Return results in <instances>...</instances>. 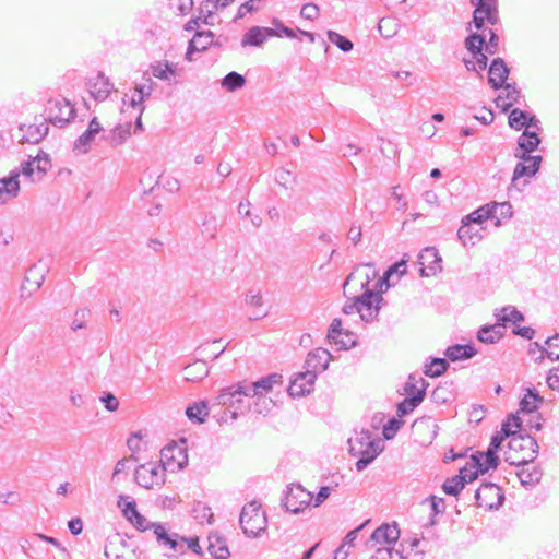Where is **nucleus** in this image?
Returning <instances> with one entry per match:
<instances>
[{
    "label": "nucleus",
    "mask_w": 559,
    "mask_h": 559,
    "mask_svg": "<svg viewBox=\"0 0 559 559\" xmlns=\"http://www.w3.org/2000/svg\"><path fill=\"white\" fill-rule=\"evenodd\" d=\"M504 461L510 465L525 466L534 462L538 453V443L535 438L520 432H512L508 442Z\"/></svg>",
    "instance_id": "f257e3e1"
},
{
    "label": "nucleus",
    "mask_w": 559,
    "mask_h": 559,
    "mask_svg": "<svg viewBox=\"0 0 559 559\" xmlns=\"http://www.w3.org/2000/svg\"><path fill=\"white\" fill-rule=\"evenodd\" d=\"M239 523L245 535L257 537L266 530L267 519L261 504L252 500L242 507Z\"/></svg>",
    "instance_id": "f03ea898"
},
{
    "label": "nucleus",
    "mask_w": 559,
    "mask_h": 559,
    "mask_svg": "<svg viewBox=\"0 0 559 559\" xmlns=\"http://www.w3.org/2000/svg\"><path fill=\"white\" fill-rule=\"evenodd\" d=\"M246 397V391L240 388V382L236 385L224 388L216 396L217 405L226 406L225 414L230 413L231 419H237L239 414H245L250 409V404Z\"/></svg>",
    "instance_id": "7ed1b4c3"
},
{
    "label": "nucleus",
    "mask_w": 559,
    "mask_h": 559,
    "mask_svg": "<svg viewBox=\"0 0 559 559\" xmlns=\"http://www.w3.org/2000/svg\"><path fill=\"white\" fill-rule=\"evenodd\" d=\"M369 280H367L362 287L366 290L356 297L358 308L357 312L360 314V319L365 322H370L378 317L383 301L382 292H374L368 288Z\"/></svg>",
    "instance_id": "20e7f679"
},
{
    "label": "nucleus",
    "mask_w": 559,
    "mask_h": 559,
    "mask_svg": "<svg viewBox=\"0 0 559 559\" xmlns=\"http://www.w3.org/2000/svg\"><path fill=\"white\" fill-rule=\"evenodd\" d=\"M46 112V122L58 128H64L75 117L74 107L66 98L50 99Z\"/></svg>",
    "instance_id": "39448f33"
},
{
    "label": "nucleus",
    "mask_w": 559,
    "mask_h": 559,
    "mask_svg": "<svg viewBox=\"0 0 559 559\" xmlns=\"http://www.w3.org/2000/svg\"><path fill=\"white\" fill-rule=\"evenodd\" d=\"M312 501V493L300 485H290L286 488L282 499L283 508L293 514L304 511Z\"/></svg>",
    "instance_id": "423d86ee"
},
{
    "label": "nucleus",
    "mask_w": 559,
    "mask_h": 559,
    "mask_svg": "<svg viewBox=\"0 0 559 559\" xmlns=\"http://www.w3.org/2000/svg\"><path fill=\"white\" fill-rule=\"evenodd\" d=\"M348 445L349 453L358 457L355 464L358 472L366 469L384 450L383 441L380 438L373 439V442H369L365 448L357 447L353 441H348Z\"/></svg>",
    "instance_id": "0eeeda50"
},
{
    "label": "nucleus",
    "mask_w": 559,
    "mask_h": 559,
    "mask_svg": "<svg viewBox=\"0 0 559 559\" xmlns=\"http://www.w3.org/2000/svg\"><path fill=\"white\" fill-rule=\"evenodd\" d=\"M134 480L139 486L152 489L154 486L164 485L165 474L156 463L151 462L138 466L134 472Z\"/></svg>",
    "instance_id": "6e6552de"
},
{
    "label": "nucleus",
    "mask_w": 559,
    "mask_h": 559,
    "mask_svg": "<svg viewBox=\"0 0 559 559\" xmlns=\"http://www.w3.org/2000/svg\"><path fill=\"white\" fill-rule=\"evenodd\" d=\"M514 156L521 162H519L514 167L512 176L513 185L523 177L535 176L543 162V157L540 155L525 154V152H519V150L514 151Z\"/></svg>",
    "instance_id": "1a4fd4ad"
},
{
    "label": "nucleus",
    "mask_w": 559,
    "mask_h": 559,
    "mask_svg": "<svg viewBox=\"0 0 559 559\" xmlns=\"http://www.w3.org/2000/svg\"><path fill=\"white\" fill-rule=\"evenodd\" d=\"M153 531L157 543L167 547L175 554H185L186 547L182 544V536L177 533H169L162 523H153Z\"/></svg>",
    "instance_id": "9d476101"
},
{
    "label": "nucleus",
    "mask_w": 559,
    "mask_h": 559,
    "mask_svg": "<svg viewBox=\"0 0 559 559\" xmlns=\"http://www.w3.org/2000/svg\"><path fill=\"white\" fill-rule=\"evenodd\" d=\"M282 378L280 373H271L254 382H240V388L246 391V397L263 396L264 393L272 391L274 384L281 383Z\"/></svg>",
    "instance_id": "9b49d317"
},
{
    "label": "nucleus",
    "mask_w": 559,
    "mask_h": 559,
    "mask_svg": "<svg viewBox=\"0 0 559 559\" xmlns=\"http://www.w3.org/2000/svg\"><path fill=\"white\" fill-rule=\"evenodd\" d=\"M316 380L317 376L313 374V371L299 372L290 380L287 392L292 397L308 395L313 391Z\"/></svg>",
    "instance_id": "f8f14e48"
},
{
    "label": "nucleus",
    "mask_w": 559,
    "mask_h": 559,
    "mask_svg": "<svg viewBox=\"0 0 559 559\" xmlns=\"http://www.w3.org/2000/svg\"><path fill=\"white\" fill-rule=\"evenodd\" d=\"M441 262L442 259L436 248L427 247L423 249L418 254V263L421 265L420 276L435 275L441 270Z\"/></svg>",
    "instance_id": "ddd939ff"
},
{
    "label": "nucleus",
    "mask_w": 559,
    "mask_h": 559,
    "mask_svg": "<svg viewBox=\"0 0 559 559\" xmlns=\"http://www.w3.org/2000/svg\"><path fill=\"white\" fill-rule=\"evenodd\" d=\"M508 123L511 129L516 131L523 128H525V130L534 128L537 131H542V127L539 126L540 121L536 118V116L520 108L510 110Z\"/></svg>",
    "instance_id": "4468645a"
},
{
    "label": "nucleus",
    "mask_w": 559,
    "mask_h": 559,
    "mask_svg": "<svg viewBox=\"0 0 559 559\" xmlns=\"http://www.w3.org/2000/svg\"><path fill=\"white\" fill-rule=\"evenodd\" d=\"M331 359L332 355L328 349L318 347L308 353L305 360L306 371H313V374L318 377L319 372H323L328 369Z\"/></svg>",
    "instance_id": "2eb2a0df"
},
{
    "label": "nucleus",
    "mask_w": 559,
    "mask_h": 559,
    "mask_svg": "<svg viewBox=\"0 0 559 559\" xmlns=\"http://www.w3.org/2000/svg\"><path fill=\"white\" fill-rule=\"evenodd\" d=\"M103 131L97 117H93L88 122L87 129L74 141L73 151L80 154L90 152L93 142L98 133Z\"/></svg>",
    "instance_id": "dca6fc26"
},
{
    "label": "nucleus",
    "mask_w": 559,
    "mask_h": 559,
    "mask_svg": "<svg viewBox=\"0 0 559 559\" xmlns=\"http://www.w3.org/2000/svg\"><path fill=\"white\" fill-rule=\"evenodd\" d=\"M270 37H281V34L272 27L252 26L242 36L241 46L261 47Z\"/></svg>",
    "instance_id": "f3484780"
},
{
    "label": "nucleus",
    "mask_w": 559,
    "mask_h": 559,
    "mask_svg": "<svg viewBox=\"0 0 559 559\" xmlns=\"http://www.w3.org/2000/svg\"><path fill=\"white\" fill-rule=\"evenodd\" d=\"M510 69L502 58H495L488 69V83L493 90H500L507 83Z\"/></svg>",
    "instance_id": "a211bd4d"
},
{
    "label": "nucleus",
    "mask_w": 559,
    "mask_h": 559,
    "mask_svg": "<svg viewBox=\"0 0 559 559\" xmlns=\"http://www.w3.org/2000/svg\"><path fill=\"white\" fill-rule=\"evenodd\" d=\"M51 166L49 158L46 156L41 158L39 156L25 160L21 165V173L31 178L32 181L40 180Z\"/></svg>",
    "instance_id": "6ab92c4d"
},
{
    "label": "nucleus",
    "mask_w": 559,
    "mask_h": 559,
    "mask_svg": "<svg viewBox=\"0 0 559 559\" xmlns=\"http://www.w3.org/2000/svg\"><path fill=\"white\" fill-rule=\"evenodd\" d=\"M492 497H497L498 506L502 504L504 501V495L501 491V488L492 483H484L475 492V500L478 507L491 509L493 503L488 502L487 500Z\"/></svg>",
    "instance_id": "aec40b11"
},
{
    "label": "nucleus",
    "mask_w": 559,
    "mask_h": 559,
    "mask_svg": "<svg viewBox=\"0 0 559 559\" xmlns=\"http://www.w3.org/2000/svg\"><path fill=\"white\" fill-rule=\"evenodd\" d=\"M162 460L167 461L165 463L168 467H173L176 464L178 469H183L188 465L187 450L177 444H168L160 451Z\"/></svg>",
    "instance_id": "412c9836"
},
{
    "label": "nucleus",
    "mask_w": 559,
    "mask_h": 559,
    "mask_svg": "<svg viewBox=\"0 0 559 559\" xmlns=\"http://www.w3.org/2000/svg\"><path fill=\"white\" fill-rule=\"evenodd\" d=\"M20 171L12 170L9 176L0 179V204L17 197L20 192Z\"/></svg>",
    "instance_id": "4be33fe9"
},
{
    "label": "nucleus",
    "mask_w": 559,
    "mask_h": 559,
    "mask_svg": "<svg viewBox=\"0 0 559 559\" xmlns=\"http://www.w3.org/2000/svg\"><path fill=\"white\" fill-rule=\"evenodd\" d=\"M400 535L401 532L396 522L383 523L372 532L370 540L377 544L391 545L397 542Z\"/></svg>",
    "instance_id": "5701e85b"
},
{
    "label": "nucleus",
    "mask_w": 559,
    "mask_h": 559,
    "mask_svg": "<svg viewBox=\"0 0 559 559\" xmlns=\"http://www.w3.org/2000/svg\"><path fill=\"white\" fill-rule=\"evenodd\" d=\"M472 467L478 468L480 474H485L490 469H496L500 463L498 455L485 452L476 451L471 455Z\"/></svg>",
    "instance_id": "b1692460"
},
{
    "label": "nucleus",
    "mask_w": 559,
    "mask_h": 559,
    "mask_svg": "<svg viewBox=\"0 0 559 559\" xmlns=\"http://www.w3.org/2000/svg\"><path fill=\"white\" fill-rule=\"evenodd\" d=\"M478 353L473 343L454 344L444 350V355L450 361L466 360L474 357Z\"/></svg>",
    "instance_id": "393cba45"
},
{
    "label": "nucleus",
    "mask_w": 559,
    "mask_h": 559,
    "mask_svg": "<svg viewBox=\"0 0 559 559\" xmlns=\"http://www.w3.org/2000/svg\"><path fill=\"white\" fill-rule=\"evenodd\" d=\"M483 227L462 221V225L457 230V238L465 247L468 245L474 246L483 239Z\"/></svg>",
    "instance_id": "a878e982"
},
{
    "label": "nucleus",
    "mask_w": 559,
    "mask_h": 559,
    "mask_svg": "<svg viewBox=\"0 0 559 559\" xmlns=\"http://www.w3.org/2000/svg\"><path fill=\"white\" fill-rule=\"evenodd\" d=\"M544 403V397L534 386L525 389V394L520 401V412L531 414L539 409Z\"/></svg>",
    "instance_id": "bb28decb"
},
{
    "label": "nucleus",
    "mask_w": 559,
    "mask_h": 559,
    "mask_svg": "<svg viewBox=\"0 0 559 559\" xmlns=\"http://www.w3.org/2000/svg\"><path fill=\"white\" fill-rule=\"evenodd\" d=\"M209 552L215 559H227L230 556L226 539L217 533L209 535Z\"/></svg>",
    "instance_id": "cd10ccee"
},
{
    "label": "nucleus",
    "mask_w": 559,
    "mask_h": 559,
    "mask_svg": "<svg viewBox=\"0 0 559 559\" xmlns=\"http://www.w3.org/2000/svg\"><path fill=\"white\" fill-rule=\"evenodd\" d=\"M540 143L542 139L539 138L537 130H524L518 139V147L515 150H519V152H525V154H531L538 148Z\"/></svg>",
    "instance_id": "c85d7f7f"
},
{
    "label": "nucleus",
    "mask_w": 559,
    "mask_h": 559,
    "mask_svg": "<svg viewBox=\"0 0 559 559\" xmlns=\"http://www.w3.org/2000/svg\"><path fill=\"white\" fill-rule=\"evenodd\" d=\"M425 399V389L421 388L419 391H416V394H411V396H406L396 405V414L399 417H404L411 414Z\"/></svg>",
    "instance_id": "c756f323"
},
{
    "label": "nucleus",
    "mask_w": 559,
    "mask_h": 559,
    "mask_svg": "<svg viewBox=\"0 0 559 559\" xmlns=\"http://www.w3.org/2000/svg\"><path fill=\"white\" fill-rule=\"evenodd\" d=\"M489 207L492 212L491 221H495L496 227H500L512 217V205L508 201L501 203H489Z\"/></svg>",
    "instance_id": "7c9ffc66"
},
{
    "label": "nucleus",
    "mask_w": 559,
    "mask_h": 559,
    "mask_svg": "<svg viewBox=\"0 0 559 559\" xmlns=\"http://www.w3.org/2000/svg\"><path fill=\"white\" fill-rule=\"evenodd\" d=\"M504 332L499 325L486 324L478 330L477 340L485 344H496L504 336Z\"/></svg>",
    "instance_id": "2f4dec72"
},
{
    "label": "nucleus",
    "mask_w": 559,
    "mask_h": 559,
    "mask_svg": "<svg viewBox=\"0 0 559 559\" xmlns=\"http://www.w3.org/2000/svg\"><path fill=\"white\" fill-rule=\"evenodd\" d=\"M91 95L96 100H105L112 90V84L109 79L104 75V73L99 72L97 75V82L91 84Z\"/></svg>",
    "instance_id": "473e14b6"
},
{
    "label": "nucleus",
    "mask_w": 559,
    "mask_h": 559,
    "mask_svg": "<svg viewBox=\"0 0 559 559\" xmlns=\"http://www.w3.org/2000/svg\"><path fill=\"white\" fill-rule=\"evenodd\" d=\"M209 404L206 401H199L186 408L188 419L194 424H203L209 416Z\"/></svg>",
    "instance_id": "72a5a7b5"
},
{
    "label": "nucleus",
    "mask_w": 559,
    "mask_h": 559,
    "mask_svg": "<svg viewBox=\"0 0 559 559\" xmlns=\"http://www.w3.org/2000/svg\"><path fill=\"white\" fill-rule=\"evenodd\" d=\"M521 485L525 488H532L536 486L543 476V471L539 466H533L532 468H525L524 466L516 472Z\"/></svg>",
    "instance_id": "f704fd0d"
},
{
    "label": "nucleus",
    "mask_w": 559,
    "mask_h": 559,
    "mask_svg": "<svg viewBox=\"0 0 559 559\" xmlns=\"http://www.w3.org/2000/svg\"><path fill=\"white\" fill-rule=\"evenodd\" d=\"M131 135V123L127 122L124 124H118L114 129L110 130L109 134L106 136V141L112 147H117L123 144Z\"/></svg>",
    "instance_id": "c9c22d12"
},
{
    "label": "nucleus",
    "mask_w": 559,
    "mask_h": 559,
    "mask_svg": "<svg viewBox=\"0 0 559 559\" xmlns=\"http://www.w3.org/2000/svg\"><path fill=\"white\" fill-rule=\"evenodd\" d=\"M183 371L187 381L195 382L204 379L209 374L210 369L205 360H195L189 364Z\"/></svg>",
    "instance_id": "e433bc0d"
},
{
    "label": "nucleus",
    "mask_w": 559,
    "mask_h": 559,
    "mask_svg": "<svg viewBox=\"0 0 559 559\" xmlns=\"http://www.w3.org/2000/svg\"><path fill=\"white\" fill-rule=\"evenodd\" d=\"M450 364L447 357H435L431 358L430 361L425 365L424 373L430 378L440 377L448 370Z\"/></svg>",
    "instance_id": "4c0bfd02"
},
{
    "label": "nucleus",
    "mask_w": 559,
    "mask_h": 559,
    "mask_svg": "<svg viewBox=\"0 0 559 559\" xmlns=\"http://www.w3.org/2000/svg\"><path fill=\"white\" fill-rule=\"evenodd\" d=\"M221 85L227 92H236L246 85V78L236 71H230L221 80Z\"/></svg>",
    "instance_id": "58836bf2"
},
{
    "label": "nucleus",
    "mask_w": 559,
    "mask_h": 559,
    "mask_svg": "<svg viewBox=\"0 0 559 559\" xmlns=\"http://www.w3.org/2000/svg\"><path fill=\"white\" fill-rule=\"evenodd\" d=\"M48 131L49 127L46 122L38 126L31 124L23 135V140L28 143H38L48 134Z\"/></svg>",
    "instance_id": "ea45409f"
},
{
    "label": "nucleus",
    "mask_w": 559,
    "mask_h": 559,
    "mask_svg": "<svg viewBox=\"0 0 559 559\" xmlns=\"http://www.w3.org/2000/svg\"><path fill=\"white\" fill-rule=\"evenodd\" d=\"M491 216L492 212L491 209L489 207V203H487L485 205L479 206L471 214L466 215L462 221L481 227L483 223H485L487 219H491Z\"/></svg>",
    "instance_id": "a19ab883"
},
{
    "label": "nucleus",
    "mask_w": 559,
    "mask_h": 559,
    "mask_svg": "<svg viewBox=\"0 0 559 559\" xmlns=\"http://www.w3.org/2000/svg\"><path fill=\"white\" fill-rule=\"evenodd\" d=\"M36 266H32L27 270L26 275L24 277V283L21 287V297L25 298V292L28 289L27 284L33 286V290H37L41 287L45 276L39 274L36 276Z\"/></svg>",
    "instance_id": "79ce46f5"
},
{
    "label": "nucleus",
    "mask_w": 559,
    "mask_h": 559,
    "mask_svg": "<svg viewBox=\"0 0 559 559\" xmlns=\"http://www.w3.org/2000/svg\"><path fill=\"white\" fill-rule=\"evenodd\" d=\"M150 69L153 76L163 81H169L170 76L175 75V69L168 61L164 63L160 61L152 63Z\"/></svg>",
    "instance_id": "37998d69"
},
{
    "label": "nucleus",
    "mask_w": 559,
    "mask_h": 559,
    "mask_svg": "<svg viewBox=\"0 0 559 559\" xmlns=\"http://www.w3.org/2000/svg\"><path fill=\"white\" fill-rule=\"evenodd\" d=\"M402 549L380 547L378 548L370 559H409L405 555L404 543L401 544Z\"/></svg>",
    "instance_id": "c03bdc74"
},
{
    "label": "nucleus",
    "mask_w": 559,
    "mask_h": 559,
    "mask_svg": "<svg viewBox=\"0 0 559 559\" xmlns=\"http://www.w3.org/2000/svg\"><path fill=\"white\" fill-rule=\"evenodd\" d=\"M463 476L454 475L452 477H448L442 484V490L448 496H459L460 492L464 489V481H462Z\"/></svg>",
    "instance_id": "a18cd8bd"
},
{
    "label": "nucleus",
    "mask_w": 559,
    "mask_h": 559,
    "mask_svg": "<svg viewBox=\"0 0 559 559\" xmlns=\"http://www.w3.org/2000/svg\"><path fill=\"white\" fill-rule=\"evenodd\" d=\"M465 48L472 55H480L484 50L485 35L479 33H471L464 40Z\"/></svg>",
    "instance_id": "49530a36"
},
{
    "label": "nucleus",
    "mask_w": 559,
    "mask_h": 559,
    "mask_svg": "<svg viewBox=\"0 0 559 559\" xmlns=\"http://www.w3.org/2000/svg\"><path fill=\"white\" fill-rule=\"evenodd\" d=\"M330 343L336 345L340 350H347L357 345V337L355 333L346 330L341 337L332 340Z\"/></svg>",
    "instance_id": "de8ad7c7"
},
{
    "label": "nucleus",
    "mask_w": 559,
    "mask_h": 559,
    "mask_svg": "<svg viewBox=\"0 0 559 559\" xmlns=\"http://www.w3.org/2000/svg\"><path fill=\"white\" fill-rule=\"evenodd\" d=\"M425 501H430L431 508V516L429 521V525H435V518L439 514H442L445 511V501L443 498H439L437 496L430 495Z\"/></svg>",
    "instance_id": "09e8293b"
},
{
    "label": "nucleus",
    "mask_w": 559,
    "mask_h": 559,
    "mask_svg": "<svg viewBox=\"0 0 559 559\" xmlns=\"http://www.w3.org/2000/svg\"><path fill=\"white\" fill-rule=\"evenodd\" d=\"M193 45L197 44L199 50H206L214 44V33L211 31H199L193 36Z\"/></svg>",
    "instance_id": "8fccbe9b"
},
{
    "label": "nucleus",
    "mask_w": 559,
    "mask_h": 559,
    "mask_svg": "<svg viewBox=\"0 0 559 559\" xmlns=\"http://www.w3.org/2000/svg\"><path fill=\"white\" fill-rule=\"evenodd\" d=\"M328 39L334 44L338 49L344 52H348L353 49V43L346 38L345 36L334 32L328 31L326 33Z\"/></svg>",
    "instance_id": "3c124183"
},
{
    "label": "nucleus",
    "mask_w": 559,
    "mask_h": 559,
    "mask_svg": "<svg viewBox=\"0 0 559 559\" xmlns=\"http://www.w3.org/2000/svg\"><path fill=\"white\" fill-rule=\"evenodd\" d=\"M428 383L421 377H417L416 374H409L408 379L405 383L404 391L407 396L411 394H416V391H419L421 388L426 390Z\"/></svg>",
    "instance_id": "603ef678"
},
{
    "label": "nucleus",
    "mask_w": 559,
    "mask_h": 559,
    "mask_svg": "<svg viewBox=\"0 0 559 559\" xmlns=\"http://www.w3.org/2000/svg\"><path fill=\"white\" fill-rule=\"evenodd\" d=\"M404 421L402 419L392 417L383 426L382 435L385 440H391L395 437L396 432L401 429Z\"/></svg>",
    "instance_id": "864d4df0"
},
{
    "label": "nucleus",
    "mask_w": 559,
    "mask_h": 559,
    "mask_svg": "<svg viewBox=\"0 0 559 559\" xmlns=\"http://www.w3.org/2000/svg\"><path fill=\"white\" fill-rule=\"evenodd\" d=\"M512 436V432H507L506 429H503V433L499 432L491 437L490 443L487 448V452L498 455L499 450L501 449V444L506 439L510 440V437Z\"/></svg>",
    "instance_id": "5fc2aeb1"
},
{
    "label": "nucleus",
    "mask_w": 559,
    "mask_h": 559,
    "mask_svg": "<svg viewBox=\"0 0 559 559\" xmlns=\"http://www.w3.org/2000/svg\"><path fill=\"white\" fill-rule=\"evenodd\" d=\"M406 262L405 259H402L390 265L383 274V281H390L394 274L397 276L404 275L406 273Z\"/></svg>",
    "instance_id": "6e6d98bb"
},
{
    "label": "nucleus",
    "mask_w": 559,
    "mask_h": 559,
    "mask_svg": "<svg viewBox=\"0 0 559 559\" xmlns=\"http://www.w3.org/2000/svg\"><path fill=\"white\" fill-rule=\"evenodd\" d=\"M522 428V419L515 415L510 414L508 415L507 419L501 425V431L503 433V429L507 430V432H519L518 430H521Z\"/></svg>",
    "instance_id": "4d7b16f0"
},
{
    "label": "nucleus",
    "mask_w": 559,
    "mask_h": 559,
    "mask_svg": "<svg viewBox=\"0 0 559 559\" xmlns=\"http://www.w3.org/2000/svg\"><path fill=\"white\" fill-rule=\"evenodd\" d=\"M479 474H480V472H478V468L472 467V461H471L469 463H466V465L460 469V473L457 475L463 476L462 481H464V486H465L466 484H469V483L474 481L475 479H477Z\"/></svg>",
    "instance_id": "13d9d810"
},
{
    "label": "nucleus",
    "mask_w": 559,
    "mask_h": 559,
    "mask_svg": "<svg viewBox=\"0 0 559 559\" xmlns=\"http://www.w3.org/2000/svg\"><path fill=\"white\" fill-rule=\"evenodd\" d=\"M217 231V219L213 215H205L202 222V234L214 238Z\"/></svg>",
    "instance_id": "bf43d9fd"
},
{
    "label": "nucleus",
    "mask_w": 559,
    "mask_h": 559,
    "mask_svg": "<svg viewBox=\"0 0 559 559\" xmlns=\"http://www.w3.org/2000/svg\"><path fill=\"white\" fill-rule=\"evenodd\" d=\"M546 345L548 346L547 357L551 360H559V334L548 337Z\"/></svg>",
    "instance_id": "052dcab7"
},
{
    "label": "nucleus",
    "mask_w": 559,
    "mask_h": 559,
    "mask_svg": "<svg viewBox=\"0 0 559 559\" xmlns=\"http://www.w3.org/2000/svg\"><path fill=\"white\" fill-rule=\"evenodd\" d=\"M345 331L346 330H343L342 328V320L335 318L329 326L326 338L329 342L337 340V337H341Z\"/></svg>",
    "instance_id": "680f3d73"
},
{
    "label": "nucleus",
    "mask_w": 559,
    "mask_h": 559,
    "mask_svg": "<svg viewBox=\"0 0 559 559\" xmlns=\"http://www.w3.org/2000/svg\"><path fill=\"white\" fill-rule=\"evenodd\" d=\"M319 14H320L319 7L312 2L304 4L300 10L301 17L309 20V21L317 20L319 17Z\"/></svg>",
    "instance_id": "e2e57ef3"
},
{
    "label": "nucleus",
    "mask_w": 559,
    "mask_h": 559,
    "mask_svg": "<svg viewBox=\"0 0 559 559\" xmlns=\"http://www.w3.org/2000/svg\"><path fill=\"white\" fill-rule=\"evenodd\" d=\"M275 180L284 188H288L289 183L295 182V177L289 170L280 168L275 171Z\"/></svg>",
    "instance_id": "0e129e2a"
},
{
    "label": "nucleus",
    "mask_w": 559,
    "mask_h": 559,
    "mask_svg": "<svg viewBox=\"0 0 559 559\" xmlns=\"http://www.w3.org/2000/svg\"><path fill=\"white\" fill-rule=\"evenodd\" d=\"M502 88L507 91L506 98L509 99V102H512V105L514 103L520 104L522 94H521L520 88L516 87L515 83H506L502 86Z\"/></svg>",
    "instance_id": "69168bd1"
},
{
    "label": "nucleus",
    "mask_w": 559,
    "mask_h": 559,
    "mask_svg": "<svg viewBox=\"0 0 559 559\" xmlns=\"http://www.w3.org/2000/svg\"><path fill=\"white\" fill-rule=\"evenodd\" d=\"M488 32H489V40L487 43L485 41L484 50L488 55H495L498 51V47H499V36L491 28H489Z\"/></svg>",
    "instance_id": "338daca9"
},
{
    "label": "nucleus",
    "mask_w": 559,
    "mask_h": 559,
    "mask_svg": "<svg viewBox=\"0 0 559 559\" xmlns=\"http://www.w3.org/2000/svg\"><path fill=\"white\" fill-rule=\"evenodd\" d=\"M546 382L551 390L559 391V366L549 370Z\"/></svg>",
    "instance_id": "774afa93"
}]
</instances>
